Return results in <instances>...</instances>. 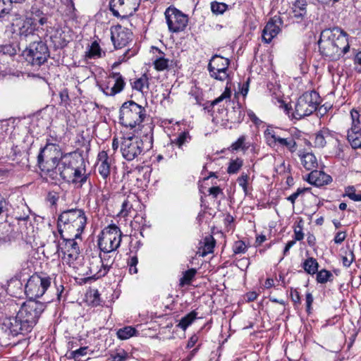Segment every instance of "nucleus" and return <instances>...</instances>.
Returning a JSON list of instances; mask_svg holds the SVG:
<instances>
[{
	"instance_id": "nucleus-1",
	"label": "nucleus",
	"mask_w": 361,
	"mask_h": 361,
	"mask_svg": "<svg viewBox=\"0 0 361 361\" xmlns=\"http://www.w3.org/2000/svg\"><path fill=\"white\" fill-rule=\"evenodd\" d=\"M46 164L52 163V166L59 171L61 178L65 180L71 176V172L77 167L78 160L80 159L83 163V159L75 152L63 154L59 146L55 144L47 143L42 148L37 157V162L41 170L45 169Z\"/></svg>"
},
{
	"instance_id": "nucleus-2",
	"label": "nucleus",
	"mask_w": 361,
	"mask_h": 361,
	"mask_svg": "<svg viewBox=\"0 0 361 361\" xmlns=\"http://www.w3.org/2000/svg\"><path fill=\"white\" fill-rule=\"evenodd\" d=\"M321 54L329 61H337L350 49L346 34L338 27L325 29L318 41Z\"/></svg>"
},
{
	"instance_id": "nucleus-3",
	"label": "nucleus",
	"mask_w": 361,
	"mask_h": 361,
	"mask_svg": "<svg viewBox=\"0 0 361 361\" xmlns=\"http://www.w3.org/2000/svg\"><path fill=\"white\" fill-rule=\"evenodd\" d=\"M87 216L82 209H71L62 212L57 221L58 231L61 238H63V233L66 232L75 238H80L86 224Z\"/></svg>"
},
{
	"instance_id": "nucleus-4",
	"label": "nucleus",
	"mask_w": 361,
	"mask_h": 361,
	"mask_svg": "<svg viewBox=\"0 0 361 361\" xmlns=\"http://www.w3.org/2000/svg\"><path fill=\"white\" fill-rule=\"evenodd\" d=\"M146 116L145 108L133 100L124 102L119 110L120 123L130 128L141 124Z\"/></svg>"
},
{
	"instance_id": "nucleus-5",
	"label": "nucleus",
	"mask_w": 361,
	"mask_h": 361,
	"mask_svg": "<svg viewBox=\"0 0 361 361\" xmlns=\"http://www.w3.org/2000/svg\"><path fill=\"white\" fill-rule=\"evenodd\" d=\"M47 302L37 300H27L18 311V318L22 320L24 326L30 332L36 325L42 313L47 307Z\"/></svg>"
},
{
	"instance_id": "nucleus-6",
	"label": "nucleus",
	"mask_w": 361,
	"mask_h": 361,
	"mask_svg": "<svg viewBox=\"0 0 361 361\" xmlns=\"http://www.w3.org/2000/svg\"><path fill=\"white\" fill-rule=\"evenodd\" d=\"M264 135L267 145L271 148L281 147L292 153L297 150L294 137L286 130L278 128H268Z\"/></svg>"
},
{
	"instance_id": "nucleus-7",
	"label": "nucleus",
	"mask_w": 361,
	"mask_h": 361,
	"mask_svg": "<svg viewBox=\"0 0 361 361\" xmlns=\"http://www.w3.org/2000/svg\"><path fill=\"white\" fill-rule=\"evenodd\" d=\"M319 104L320 97L316 91L305 92L298 99L292 116L295 119L310 116L317 109Z\"/></svg>"
},
{
	"instance_id": "nucleus-8",
	"label": "nucleus",
	"mask_w": 361,
	"mask_h": 361,
	"mask_svg": "<svg viewBox=\"0 0 361 361\" xmlns=\"http://www.w3.org/2000/svg\"><path fill=\"white\" fill-rule=\"evenodd\" d=\"M22 55L29 64L39 67L47 61L49 51L44 42L34 41L23 51Z\"/></svg>"
},
{
	"instance_id": "nucleus-9",
	"label": "nucleus",
	"mask_w": 361,
	"mask_h": 361,
	"mask_svg": "<svg viewBox=\"0 0 361 361\" xmlns=\"http://www.w3.org/2000/svg\"><path fill=\"white\" fill-rule=\"evenodd\" d=\"M51 283L50 276L35 274L28 279L25 286V293L29 300H36L45 293Z\"/></svg>"
},
{
	"instance_id": "nucleus-10",
	"label": "nucleus",
	"mask_w": 361,
	"mask_h": 361,
	"mask_svg": "<svg viewBox=\"0 0 361 361\" xmlns=\"http://www.w3.org/2000/svg\"><path fill=\"white\" fill-rule=\"evenodd\" d=\"M230 60L219 55H214L209 61L207 70L209 76L219 81L227 80V85L231 82Z\"/></svg>"
},
{
	"instance_id": "nucleus-11",
	"label": "nucleus",
	"mask_w": 361,
	"mask_h": 361,
	"mask_svg": "<svg viewBox=\"0 0 361 361\" xmlns=\"http://www.w3.org/2000/svg\"><path fill=\"white\" fill-rule=\"evenodd\" d=\"M122 233L115 224L104 228L98 239V246L100 250H116L121 245Z\"/></svg>"
},
{
	"instance_id": "nucleus-12",
	"label": "nucleus",
	"mask_w": 361,
	"mask_h": 361,
	"mask_svg": "<svg viewBox=\"0 0 361 361\" xmlns=\"http://www.w3.org/2000/svg\"><path fill=\"white\" fill-rule=\"evenodd\" d=\"M145 144L142 139L134 135L123 137L121 144V152L123 157L127 161H133L142 154Z\"/></svg>"
},
{
	"instance_id": "nucleus-13",
	"label": "nucleus",
	"mask_w": 361,
	"mask_h": 361,
	"mask_svg": "<svg viewBox=\"0 0 361 361\" xmlns=\"http://www.w3.org/2000/svg\"><path fill=\"white\" fill-rule=\"evenodd\" d=\"M0 328L8 336H17L19 334H25L28 332L22 320L18 318V314L15 317L6 316L0 309Z\"/></svg>"
},
{
	"instance_id": "nucleus-14",
	"label": "nucleus",
	"mask_w": 361,
	"mask_h": 361,
	"mask_svg": "<svg viewBox=\"0 0 361 361\" xmlns=\"http://www.w3.org/2000/svg\"><path fill=\"white\" fill-rule=\"evenodd\" d=\"M169 30L171 32L183 31L188 23V17L175 7L169 6L164 13Z\"/></svg>"
},
{
	"instance_id": "nucleus-15",
	"label": "nucleus",
	"mask_w": 361,
	"mask_h": 361,
	"mask_svg": "<svg viewBox=\"0 0 361 361\" xmlns=\"http://www.w3.org/2000/svg\"><path fill=\"white\" fill-rule=\"evenodd\" d=\"M110 10L114 16L128 17L138 9L137 0H111Z\"/></svg>"
},
{
	"instance_id": "nucleus-16",
	"label": "nucleus",
	"mask_w": 361,
	"mask_h": 361,
	"mask_svg": "<svg viewBox=\"0 0 361 361\" xmlns=\"http://www.w3.org/2000/svg\"><path fill=\"white\" fill-rule=\"evenodd\" d=\"M132 33L128 29L116 25L111 29V39L115 49H121L131 40Z\"/></svg>"
},
{
	"instance_id": "nucleus-17",
	"label": "nucleus",
	"mask_w": 361,
	"mask_h": 361,
	"mask_svg": "<svg viewBox=\"0 0 361 361\" xmlns=\"http://www.w3.org/2000/svg\"><path fill=\"white\" fill-rule=\"evenodd\" d=\"M69 238H62L65 241L63 247H61L60 245H57V251L59 252L61 250L64 255V258L67 259L68 263H71L75 261L80 255V247L78 243L75 241L77 238H75L73 235H70Z\"/></svg>"
},
{
	"instance_id": "nucleus-18",
	"label": "nucleus",
	"mask_w": 361,
	"mask_h": 361,
	"mask_svg": "<svg viewBox=\"0 0 361 361\" xmlns=\"http://www.w3.org/2000/svg\"><path fill=\"white\" fill-rule=\"evenodd\" d=\"M282 25L283 20L279 16H274L270 18L262 30V40L265 43H270L280 32Z\"/></svg>"
},
{
	"instance_id": "nucleus-19",
	"label": "nucleus",
	"mask_w": 361,
	"mask_h": 361,
	"mask_svg": "<svg viewBox=\"0 0 361 361\" xmlns=\"http://www.w3.org/2000/svg\"><path fill=\"white\" fill-rule=\"evenodd\" d=\"M108 272L109 270L102 264L101 259L97 257H92L90 261L88 272H87V274H89L91 276L85 278L83 281L85 283L96 281L105 276Z\"/></svg>"
},
{
	"instance_id": "nucleus-20",
	"label": "nucleus",
	"mask_w": 361,
	"mask_h": 361,
	"mask_svg": "<svg viewBox=\"0 0 361 361\" xmlns=\"http://www.w3.org/2000/svg\"><path fill=\"white\" fill-rule=\"evenodd\" d=\"M90 173H86L85 167L78 166L71 172V176L65 181L72 183L76 188H81L90 180Z\"/></svg>"
},
{
	"instance_id": "nucleus-21",
	"label": "nucleus",
	"mask_w": 361,
	"mask_h": 361,
	"mask_svg": "<svg viewBox=\"0 0 361 361\" xmlns=\"http://www.w3.org/2000/svg\"><path fill=\"white\" fill-rule=\"evenodd\" d=\"M307 180L311 185L322 187L329 184L332 178L322 171L313 170L308 174Z\"/></svg>"
},
{
	"instance_id": "nucleus-22",
	"label": "nucleus",
	"mask_w": 361,
	"mask_h": 361,
	"mask_svg": "<svg viewBox=\"0 0 361 361\" xmlns=\"http://www.w3.org/2000/svg\"><path fill=\"white\" fill-rule=\"evenodd\" d=\"M36 30V23L35 19L32 18H26L18 29V35L20 39H26L27 37L35 36Z\"/></svg>"
},
{
	"instance_id": "nucleus-23",
	"label": "nucleus",
	"mask_w": 361,
	"mask_h": 361,
	"mask_svg": "<svg viewBox=\"0 0 361 361\" xmlns=\"http://www.w3.org/2000/svg\"><path fill=\"white\" fill-rule=\"evenodd\" d=\"M244 116L245 114L243 108L239 102H237L235 104H233L231 110L227 111L226 121L232 124H238L243 121Z\"/></svg>"
},
{
	"instance_id": "nucleus-24",
	"label": "nucleus",
	"mask_w": 361,
	"mask_h": 361,
	"mask_svg": "<svg viewBox=\"0 0 361 361\" xmlns=\"http://www.w3.org/2000/svg\"><path fill=\"white\" fill-rule=\"evenodd\" d=\"M307 6L306 0H296L293 6V18L295 23L302 22L307 16Z\"/></svg>"
},
{
	"instance_id": "nucleus-25",
	"label": "nucleus",
	"mask_w": 361,
	"mask_h": 361,
	"mask_svg": "<svg viewBox=\"0 0 361 361\" xmlns=\"http://www.w3.org/2000/svg\"><path fill=\"white\" fill-rule=\"evenodd\" d=\"M231 95V87L228 86H226L225 88L224 92L216 99L213 100L212 102H206L202 104V106L204 110L207 111L208 112H212L213 110V108L215 105L219 104L224 99H229ZM195 100L197 104L202 105L198 97H195Z\"/></svg>"
},
{
	"instance_id": "nucleus-26",
	"label": "nucleus",
	"mask_w": 361,
	"mask_h": 361,
	"mask_svg": "<svg viewBox=\"0 0 361 361\" xmlns=\"http://www.w3.org/2000/svg\"><path fill=\"white\" fill-rule=\"evenodd\" d=\"M334 133L330 131L329 129L323 128L314 135V147L322 148L326 143L331 142Z\"/></svg>"
},
{
	"instance_id": "nucleus-27",
	"label": "nucleus",
	"mask_w": 361,
	"mask_h": 361,
	"mask_svg": "<svg viewBox=\"0 0 361 361\" xmlns=\"http://www.w3.org/2000/svg\"><path fill=\"white\" fill-rule=\"evenodd\" d=\"M347 140L353 149L361 148V128H350L348 130Z\"/></svg>"
},
{
	"instance_id": "nucleus-28",
	"label": "nucleus",
	"mask_w": 361,
	"mask_h": 361,
	"mask_svg": "<svg viewBox=\"0 0 361 361\" xmlns=\"http://www.w3.org/2000/svg\"><path fill=\"white\" fill-rule=\"evenodd\" d=\"M98 159L100 162L98 166V171L103 178L106 179L110 175V164L108 161L107 153L104 151L99 152Z\"/></svg>"
},
{
	"instance_id": "nucleus-29",
	"label": "nucleus",
	"mask_w": 361,
	"mask_h": 361,
	"mask_svg": "<svg viewBox=\"0 0 361 361\" xmlns=\"http://www.w3.org/2000/svg\"><path fill=\"white\" fill-rule=\"evenodd\" d=\"M51 39L56 48L65 47L70 41V36L63 29H57L51 36Z\"/></svg>"
},
{
	"instance_id": "nucleus-30",
	"label": "nucleus",
	"mask_w": 361,
	"mask_h": 361,
	"mask_svg": "<svg viewBox=\"0 0 361 361\" xmlns=\"http://www.w3.org/2000/svg\"><path fill=\"white\" fill-rule=\"evenodd\" d=\"M111 77L114 78V82L109 93L110 96H114L123 90L126 82L124 78L118 72H112Z\"/></svg>"
},
{
	"instance_id": "nucleus-31",
	"label": "nucleus",
	"mask_w": 361,
	"mask_h": 361,
	"mask_svg": "<svg viewBox=\"0 0 361 361\" xmlns=\"http://www.w3.org/2000/svg\"><path fill=\"white\" fill-rule=\"evenodd\" d=\"M45 169L42 170L44 172L45 177L44 179L47 182H51V183H56L58 180V171L55 169L54 167L52 166V163L49 162L46 164V161L44 160Z\"/></svg>"
},
{
	"instance_id": "nucleus-32",
	"label": "nucleus",
	"mask_w": 361,
	"mask_h": 361,
	"mask_svg": "<svg viewBox=\"0 0 361 361\" xmlns=\"http://www.w3.org/2000/svg\"><path fill=\"white\" fill-rule=\"evenodd\" d=\"M302 267L307 274L314 275L318 271L319 264L316 259L310 257L303 262Z\"/></svg>"
},
{
	"instance_id": "nucleus-33",
	"label": "nucleus",
	"mask_w": 361,
	"mask_h": 361,
	"mask_svg": "<svg viewBox=\"0 0 361 361\" xmlns=\"http://www.w3.org/2000/svg\"><path fill=\"white\" fill-rule=\"evenodd\" d=\"M301 162L305 169L307 171L312 170L317 166L316 157L312 153H307L301 157Z\"/></svg>"
},
{
	"instance_id": "nucleus-34",
	"label": "nucleus",
	"mask_w": 361,
	"mask_h": 361,
	"mask_svg": "<svg viewBox=\"0 0 361 361\" xmlns=\"http://www.w3.org/2000/svg\"><path fill=\"white\" fill-rule=\"evenodd\" d=\"M130 85L133 90L143 92L145 87L149 88L148 77L146 74H143L140 78L135 80H130Z\"/></svg>"
},
{
	"instance_id": "nucleus-35",
	"label": "nucleus",
	"mask_w": 361,
	"mask_h": 361,
	"mask_svg": "<svg viewBox=\"0 0 361 361\" xmlns=\"http://www.w3.org/2000/svg\"><path fill=\"white\" fill-rule=\"evenodd\" d=\"M113 252V251L106 252L105 250H101L99 256L97 257L99 259H101L102 264H103V266L106 267L109 271L110 270L114 262Z\"/></svg>"
},
{
	"instance_id": "nucleus-36",
	"label": "nucleus",
	"mask_w": 361,
	"mask_h": 361,
	"mask_svg": "<svg viewBox=\"0 0 361 361\" xmlns=\"http://www.w3.org/2000/svg\"><path fill=\"white\" fill-rule=\"evenodd\" d=\"M197 312L195 310H192L181 318L177 326L185 331L197 319Z\"/></svg>"
},
{
	"instance_id": "nucleus-37",
	"label": "nucleus",
	"mask_w": 361,
	"mask_h": 361,
	"mask_svg": "<svg viewBox=\"0 0 361 361\" xmlns=\"http://www.w3.org/2000/svg\"><path fill=\"white\" fill-rule=\"evenodd\" d=\"M215 246V240L212 235H207L204 238V245L202 247V252L200 253L202 257L206 256L209 253H212L214 251Z\"/></svg>"
},
{
	"instance_id": "nucleus-38",
	"label": "nucleus",
	"mask_w": 361,
	"mask_h": 361,
	"mask_svg": "<svg viewBox=\"0 0 361 361\" xmlns=\"http://www.w3.org/2000/svg\"><path fill=\"white\" fill-rule=\"evenodd\" d=\"M102 57V49L97 41H94L88 51L85 52L86 59H98Z\"/></svg>"
},
{
	"instance_id": "nucleus-39",
	"label": "nucleus",
	"mask_w": 361,
	"mask_h": 361,
	"mask_svg": "<svg viewBox=\"0 0 361 361\" xmlns=\"http://www.w3.org/2000/svg\"><path fill=\"white\" fill-rule=\"evenodd\" d=\"M114 82V78L111 77V73L105 78L104 80H102L99 84V88L101 91L104 92L106 96H110L109 92L111 91V87H112Z\"/></svg>"
},
{
	"instance_id": "nucleus-40",
	"label": "nucleus",
	"mask_w": 361,
	"mask_h": 361,
	"mask_svg": "<svg viewBox=\"0 0 361 361\" xmlns=\"http://www.w3.org/2000/svg\"><path fill=\"white\" fill-rule=\"evenodd\" d=\"M136 332L137 331L135 328L130 326H127L119 329L116 334L118 338L121 340H126L135 335Z\"/></svg>"
},
{
	"instance_id": "nucleus-41",
	"label": "nucleus",
	"mask_w": 361,
	"mask_h": 361,
	"mask_svg": "<svg viewBox=\"0 0 361 361\" xmlns=\"http://www.w3.org/2000/svg\"><path fill=\"white\" fill-rule=\"evenodd\" d=\"M196 274L197 270L194 268H191L183 272V276L180 279L179 286L183 287L185 285H190Z\"/></svg>"
},
{
	"instance_id": "nucleus-42",
	"label": "nucleus",
	"mask_w": 361,
	"mask_h": 361,
	"mask_svg": "<svg viewBox=\"0 0 361 361\" xmlns=\"http://www.w3.org/2000/svg\"><path fill=\"white\" fill-rule=\"evenodd\" d=\"M331 144L334 145V149L333 151V154L335 157L338 159H343L344 157L343 154V149L344 145L341 142V141L334 135Z\"/></svg>"
},
{
	"instance_id": "nucleus-43",
	"label": "nucleus",
	"mask_w": 361,
	"mask_h": 361,
	"mask_svg": "<svg viewBox=\"0 0 361 361\" xmlns=\"http://www.w3.org/2000/svg\"><path fill=\"white\" fill-rule=\"evenodd\" d=\"M87 346H85L80 347V348L75 350H71L67 353L66 357L68 359H73L75 361H80L81 357H83L87 355Z\"/></svg>"
},
{
	"instance_id": "nucleus-44",
	"label": "nucleus",
	"mask_w": 361,
	"mask_h": 361,
	"mask_svg": "<svg viewBox=\"0 0 361 361\" xmlns=\"http://www.w3.org/2000/svg\"><path fill=\"white\" fill-rule=\"evenodd\" d=\"M317 281L319 283H326L327 281L333 280L334 276L330 271L326 269H322L317 271Z\"/></svg>"
},
{
	"instance_id": "nucleus-45",
	"label": "nucleus",
	"mask_w": 361,
	"mask_h": 361,
	"mask_svg": "<svg viewBox=\"0 0 361 361\" xmlns=\"http://www.w3.org/2000/svg\"><path fill=\"white\" fill-rule=\"evenodd\" d=\"M243 165V159L240 158H237L235 159H231L229 162L228 167L227 169V172L229 174H234L238 173V171L240 169V168Z\"/></svg>"
},
{
	"instance_id": "nucleus-46",
	"label": "nucleus",
	"mask_w": 361,
	"mask_h": 361,
	"mask_svg": "<svg viewBox=\"0 0 361 361\" xmlns=\"http://www.w3.org/2000/svg\"><path fill=\"white\" fill-rule=\"evenodd\" d=\"M228 8V6L225 3L213 1L211 3V10L213 13L216 15L223 14Z\"/></svg>"
},
{
	"instance_id": "nucleus-47",
	"label": "nucleus",
	"mask_w": 361,
	"mask_h": 361,
	"mask_svg": "<svg viewBox=\"0 0 361 361\" xmlns=\"http://www.w3.org/2000/svg\"><path fill=\"white\" fill-rule=\"evenodd\" d=\"M190 139L191 137L189 133L184 131L180 133L173 142L176 144L178 147H181L183 145L188 142Z\"/></svg>"
},
{
	"instance_id": "nucleus-48",
	"label": "nucleus",
	"mask_w": 361,
	"mask_h": 361,
	"mask_svg": "<svg viewBox=\"0 0 361 361\" xmlns=\"http://www.w3.org/2000/svg\"><path fill=\"white\" fill-rule=\"evenodd\" d=\"M132 209L133 204L130 203L129 200V197H128L122 203L121 209L119 212V215L122 217H126L130 214Z\"/></svg>"
},
{
	"instance_id": "nucleus-49",
	"label": "nucleus",
	"mask_w": 361,
	"mask_h": 361,
	"mask_svg": "<svg viewBox=\"0 0 361 361\" xmlns=\"http://www.w3.org/2000/svg\"><path fill=\"white\" fill-rule=\"evenodd\" d=\"M169 59L159 57L154 61V68L158 71H163L169 67Z\"/></svg>"
},
{
	"instance_id": "nucleus-50",
	"label": "nucleus",
	"mask_w": 361,
	"mask_h": 361,
	"mask_svg": "<svg viewBox=\"0 0 361 361\" xmlns=\"http://www.w3.org/2000/svg\"><path fill=\"white\" fill-rule=\"evenodd\" d=\"M249 179V175L245 173H242V174L237 179L238 185L243 188V190L245 195L247 194V186Z\"/></svg>"
},
{
	"instance_id": "nucleus-51",
	"label": "nucleus",
	"mask_w": 361,
	"mask_h": 361,
	"mask_svg": "<svg viewBox=\"0 0 361 361\" xmlns=\"http://www.w3.org/2000/svg\"><path fill=\"white\" fill-rule=\"evenodd\" d=\"M354 260L355 255L352 250H350L345 256L342 257V262L345 267H349Z\"/></svg>"
},
{
	"instance_id": "nucleus-52",
	"label": "nucleus",
	"mask_w": 361,
	"mask_h": 361,
	"mask_svg": "<svg viewBox=\"0 0 361 361\" xmlns=\"http://www.w3.org/2000/svg\"><path fill=\"white\" fill-rule=\"evenodd\" d=\"M245 140V137L244 135L240 136L234 143L232 144L231 147L233 150H238L242 148L243 149H246L248 147L244 146V142Z\"/></svg>"
},
{
	"instance_id": "nucleus-53",
	"label": "nucleus",
	"mask_w": 361,
	"mask_h": 361,
	"mask_svg": "<svg viewBox=\"0 0 361 361\" xmlns=\"http://www.w3.org/2000/svg\"><path fill=\"white\" fill-rule=\"evenodd\" d=\"M360 194L355 193V188L353 185H349L345 188V193L343 194V197H348L350 200L358 202L357 200L354 199L353 195H360Z\"/></svg>"
},
{
	"instance_id": "nucleus-54",
	"label": "nucleus",
	"mask_w": 361,
	"mask_h": 361,
	"mask_svg": "<svg viewBox=\"0 0 361 361\" xmlns=\"http://www.w3.org/2000/svg\"><path fill=\"white\" fill-rule=\"evenodd\" d=\"M247 247L243 241H237L233 246V252L235 254L245 253Z\"/></svg>"
},
{
	"instance_id": "nucleus-55",
	"label": "nucleus",
	"mask_w": 361,
	"mask_h": 361,
	"mask_svg": "<svg viewBox=\"0 0 361 361\" xmlns=\"http://www.w3.org/2000/svg\"><path fill=\"white\" fill-rule=\"evenodd\" d=\"M314 301L313 296L312 293H307L305 295V302H306V311L308 314L311 312L312 305Z\"/></svg>"
},
{
	"instance_id": "nucleus-56",
	"label": "nucleus",
	"mask_w": 361,
	"mask_h": 361,
	"mask_svg": "<svg viewBox=\"0 0 361 361\" xmlns=\"http://www.w3.org/2000/svg\"><path fill=\"white\" fill-rule=\"evenodd\" d=\"M346 238V233L345 231L338 232L334 239L336 244H341Z\"/></svg>"
},
{
	"instance_id": "nucleus-57",
	"label": "nucleus",
	"mask_w": 361,
	"mask_h": 361,
	"mask_svg": "<svg viewBox=\"0 0 361 361\" xmlns=\"http://www.w3.org/2000/svg\"><path fill=\"white\" fill-rule=\"evenodd\" d=\"M128 358V354L123 351L122 353H118L113 356L112 361H126Z\"/></svg>"
},
{
	"instance_id": "nucleus-58",
	"label": "nucleus",
	"mask_w": 361,
	"mask_h": 361,
	"mask_svg": "<svg viewBox=\"0 0 361 361\" xmlns=\"http://www.w3.org/2000/svg\"><path fill=\"white\" fill-rule=\"evenodd\" d=\"M8 202L0 195V215L8 211Z\"/></svg>"
},
{
	"instance_id": "nucleus-59",
	"label": "nucleus",
	"mask_w": 361,
	"mask_h": 361,
	"mask_svg": "<svg viewBox=\"0 0 361 361\" xmlns=\"http://www.w3.org/2000/svg\"><path fill=\"white\" fill-rule=\"evenodd\" d=\"M209 193L216 198L220 193H222V190L219 186H214L209 189Z\"/></svg>"
},
{
	"instance_id": "nucleus-60",
	"label": "nucleus",
	"mask_w": 361,
	"mask_h": 361,
	"mask_svg": "<svg viewBox=\"0 0 361 361\" xmlns=\"http://www.w3.org/2000/svg\"><path fill=\"white\" fill-rule=\"evenodd\" d=\"M290 297H291L292 301L295 304H296V303L300 304V293H299V292L297 290H294L291 291Z\"/></svg>"
},
{
	"instance_id": "nucleus-61",
	"label": "nucleus",
	"mask_w": 361,
	"mask_h": 361,
	"mask_svg": "<svg viewBox=\"0 0 361 361\" xmlns=\"http://www.w3.org/2000/svg\"><path fill=\"white\" fill-rule=\"evenodd\" d=\"M47 200L52 205H54L59 200V196L55 192H49Z\"/></svg>"
},
{
	"instance_id": "nucleus-62",
	"label": "nucleus",
	"mask_w": 361,
	"mask_h": 361,
	"mask_svg": "<svg viewBox=\"0 0 361 361\" xmlns=\"http://www.w3.org/2000/svg\"><path fill=\"white\" fill-rule=\"evenodd\" d=\"M198 341V336L196 334L192 335L187 344V348H192Z\"/></svg>"
},
{
	"instance_id": "nucleus-63",
	"label": "nucleus",
	"mask_w": 361,
	"mask_h": 361,
	"mask_svg": "<svg viewBox=\"0 0 361 361\" xmlns=\"http://www.w3.org/2000/svg\"><path fill=\"white\" fill-rule=\"evenodd\" d=\"M247 115L250 120L256 125L259 124L262 121L257 117L255 113L252 111L247 112Z\"/></svg>"
},
{
	"instance_id": "nucleus-64",
	"label": "nucleus",
	"mask_w": 361,
	"mask_h": 361,
	"mask_svg": "<svg viewBox=\"0 0 361 361\" xmlns=\"http://www.w3.org/2000/svg\"><path fill=\"white\" fill-rule=\"evenodd\" d=\"M257 293L255 291L249 292L245 295L246 300L247 302H252L257 298Z\"/></svg>"
}]
</instances>
